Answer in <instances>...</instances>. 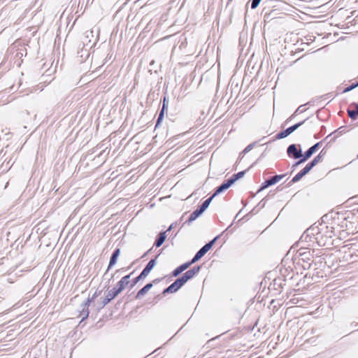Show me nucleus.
<instances>
[{"mask_svg": "<svg viewBox=\"0 0 358 358\" xmlns=\"http://www.w3.org/2000/svg\"><path fill=\"white\" fill-rule=\"evenodd\" d=\"M168 106H169V99L166 96H164L162 99V106L159 113V115H158V117H157V119L156 121L155 128L158 127L159 126V124H161V122H162L164 117L165 112L166 111V110L168 108Z\"/></svg>", "mask_w": 358, "mask_h": 358, "instance_id": "obj_7", "label": "nucleus"}, {"mask_svg": "<svg viewBox=\"0 0 358 358\" xmlns=\"http://www.w3.org/2000/svg\"><path fill=\"white\" fill-rule=\"evenodd\" d=\"M326 155V152L322 150L320 154L316 156L310 163L307 164L309 168L311 169L313 166L317 164L319 162H321L323 160L324 155Z\"/></svg>", "mask_w": 358, "mask_h": 358, "instance_id": "obj_13", "label": "nucleus"}, {"mask_svg": "<svg viewBox=\"0 0 358 358\" xmlns=\"http://www.w3.org/2000/svg\"><path fill=\"white\" fill-rule=\"evenodd\" d=\"M322 145V142H318L315 144L313 146L310 147L305 153L302 155L301 150H298L295 145L292 144V156L295 159L301 158L296 164H298L304 162L308 159H309L313 153H315Z\"/></svg>", "mask_w": 358, "mask_h": 358, "instance_id": "obj_2", "label": "nucleus"}, {"mask_svg": "<svg viewBox=\"0 0 358 358\" xmlns=\"http://www.w3.org/2000/svg\"><path fill=\"white\" fill-rule=\"evenodd\" d=\"M271 275H272V273L271 272H268L266 273L265 278H264V282L265 284H267V280H270L271 278Z\"/></svg>", "mask_w": 358, "mask_h": 358, "instance_id": "obj_31", "label": "nucleus"}, {"mask_svg": "<svg viewBox=\"0 0 358 358\" xmlns=\"http://www.w3.org/2000/svg\"><path fill=\"white\" fill-rule=\"evenodd\" d=\"M311 169L306 164V166L298 173L294 178H292V182L299 181L303 176L308 173Z\"/></svg>", "mask_w": 358, "mask_h": 358, "instance_id": "obj_17", "label": "nucleus"}, {"mask_svg": "<svg viewBox=\"0 0 358 358\" xmlns=\"http://www.w3.org/2000/svg\"><path fill=\"white\" fill-rule=\"evenodd\" d=\"M36 358V357H35Z\"/></svg>", "mask_w": 358, "mask_h": 358, "instance_id": "obj_44", "label": "nucleus"}, {"mask_svg": "<svg viewBox=\"0 0 358 358\" xmlns=\"http://www.w3.org/2000/svg\"><path fill=\"white\" fill-rule=\"evenodd\" d=\"M166 238V231L161 232L157 237L154 245L157 248L160 247L165 241Z\"/></svg>", "mask_w": 358, "mask_h": 358, "instance_id": "obj_16", "label": "nucleus"}, {"mask_svg": "<svg viewBox=\"0 0 358 358\" xmlns=\"http://www.w3.org/2000/svg\"><path fill=\"white\" fill-rule=\"evenodd\" d=\"M215 197H213V195H211L209 198H208L207 199H206L202 203L201 205H200L199 206V208H200V210L202 211V212H204L209 206L210 203H211L212 200L214 199Z\"/></svg>", "mask_w": 358, "mask_h": 358, "instance_id": "obj_20", "label": "nucleus"}, {"mask_svg": "<svg viewBox=\"0 0 358 358\" xmlns=\"http://www.w3.org/2000/svg\"><path fill=\"white\" fill-rule=\"evenodd\" d=\"M285 176H286V174L275 175V176H272V177L269 178L268 179L266 180L264 182H262L261 184L259 189L257 191V193L269 187L271 185L276 184L281 179H282Z\"/></svg>", "mask_w": 358, "mask_h": 358, "instance_id": "obj_5", "label": "nucleus"}, {"mask_svg": "<svg viewBox=\"0 0 358 358\" xmlns=\"http://www.w3.org/2000/svg\"><path fill=\"white\" fill-rule=\"evenodd\" d=\"M176 224H177L176 223H172V224L169 226V227L167 229V230L166 231V233H167L168 231H171V229H173V228Z\"/></svg>", "mask_w": 358, "mask_h": 358, "instance_id": "obj_34", "label": "nucleus"}, {"mask_svg": "<svg viewBox=\"0 0 358 358\" xmlns=\"http://www.w3.org/2000/svg\"><path fill=\"white\" fill-rule=\"evenodd\" d=\"M249 169H246V170H244V171H239L237 173H234L232 175V176L229 178V181L231 182V184L233 185L236 181H237L238 180H239L240 178H243L246 171L248 170Z\"/></svg>", "mask_w": 358, "mask_h": 358, "instance_id": "obj_19", "label": "nucleus"}, {"mask_svg": "<svg viewBox=\"0 0 358 358\" xmlns=\"http://www.w3.org/2000/svg\"><path fill=\"white\" fill-rule=\"evenodd\" d=\"M290 118H291V117L287 118V120H286V122H285V123H287V122H289V120H290Z\"/></svg>", "mask_w": 358, "mask_h": 358, "instance_id": "obj_38", "label": "nucleus"}, {"mask_svg": "<svg viewBox=\"0 0 358 358\" xmlns=\"http://www.w3.org/2000/svg\"><path fill=\"white\" fill-rule=\"evenodd\" d=\"M180 289L187 281L185 277L182 275L174 281Z\"/></svg>", "mask_w": 358, "mask_h": 358, "instance_id": "obj_23", "label": "nucleus"}, {"mask_svg": "<svg viewBox=\"0 0 358 358\" xmlns=\"http://www.w3.org/2000/svg\"><path fill=\"white\" fill-rule=\"evenodd\" d=\"M268 15H269V13H265L264 18H268Z\"/></svg>", "mask_w": 358, "mask_h": 358, "instance_id": "obj_37", "label": "nucleus"}, {"mask_svg": "<svg viewBox=\"0 0 358 358\" xmlns=\"http://www.w3.org/2000/svg\"><path fill=\"white\" fill-rule=\"evenodd\" d=\"M182 275L185 277L187 281L194 278V275L192 273L190 270H188L185 273L182 274Z\"/></svg>", "mask_w": 358, "mask_h": 358, "instance_id": "obj_26", "label": "nucleus"}, {"mask_svg": "<svg viewBox=\"0 0 358 358\" xmlns=\"http://www.w3.org/2000/svg\"><path fill=\"white\" fill-rule=\"evenodd\" d=\"M160 281L159 278L155 279L152 282L147 283L143 288H141L136 294L135 298L141 299L143 296L153 286L154 284H157Z\"/></svg>", "mask_w": 358, "mask_h": 358, "instance_id": "obj_8", "label": "nucleus"}, {"mask_svg": "<svg viewBox=\"0 0 358 358\" xmlns=\"http://www.w3.org/2000/svg\"><path fill=\"white\" fill-rule=\"evenodd\" d=\"M93 301H94V300L92 299V298L89 296V297L85 300V301L83 303H82V305H81V306H82V307H84V308H89V306H90V303H91Z\"/></svg>", "mask_w": 358, "mask_h": 358, "instance_id": "obj_25", "label": "nucleus"}, {"mask_svg": "<svg viewBox=\"0 0 358 358\" xmlns=\"http://www.w3.org/2000/svg\"><path fill=\"white\" fill-rule=\"evenodd\" d=\"M299 125H300V124H294V125H292V132H293L295 129H296L299 127Z\"/></svg>", "mask_w": 358, "mask_h": 358, "instance_id": "obj_35", "label": "nucleus"}, {"mask_svg": "<svg viewBox=\"0 0 358 358\" xmlns=\"http://www.w3.org/2000/svg\"><path fill=\"white\" fill-rule=\"evenodd\" d=\"M119 293L114 289H111L106 292V295L104 298H101V301L98 306V310L102 309L104 308L108 303H110L113 299H114Z\"/></svg>", "mask_w": 358, "mask_h": 358, "instance_id": "obj_6", "label": "nucleus"}, {"mask_svg": "<svg viewBox=\"0 0 358 358\" xmlns=\"http://www.w3.org/2000/svg\"><path fill=\"white\" fill-rule=\"evenodd\" d=\"M289 309V308H287L286 312H285V314H287Z\"/></svg>", "mask_w": 358, "mask_h": 358, "instance_id": "obj_39", "label": "nucleus"}, {"mask_svg": "<svg viewBox=\"0 0 358 358\" xmlns=\"http://www.w3.org/2000/svg\"><path fill=\"white\" fill-rule=\"evenodd\" d=\"M133 274V272L122 277L120 280L117 283V286L113 287L119 294L123 291L127 285L129 283V278Z\"/></svg>", "mask_w": 358, "mask_h": 358, "instance_id": "obj_10", "label": "nucleus"}, {"mask_svg": "<svg viewBox=\"0 0 358 358\" xmlns=\"http://www.w3.org/2000/svg\"><path fill=\"white\" fill-rule=\"evenodd\" d=\"M201 268V266H195L189 270L194 276L200 271Z\"/></svg>", "mask_w": 358, "mask_h": 358, "instance_id": "obj_28", "label": "nucleus"}, {"mask_svg": "<svg viewBox=\"0 0 358 358\" xmlns=\"http://www.w3.org/2000/svg\"><path fill=\"white\" fill-rule=\"evenodd\" d=\"M288 268H284L280 269V275L278 278H275L272 282H269L268 289L275 290L278 292H281L286 285V282L291 280L289 275V271Z\"/></svg>", "mask_w": 358, "mask_h": 358, "instance_id": "obj_1", "label": "nucleus"}, {"mask_svg": "<svg viewBox=\"0 0 358 358\" xmlns=\"http://www.w3.org/2000/svg\"><path fill=\"white\" fill-rule=\"evenodd\" d=\"M264 156V153L261 154V156L260 157H263Z\"/></svg>", "mask_w": 358, "mask_h": 358, "instance_id": "obj_43", "label": "nucleus"}, {"mask_svg": "<svg viewBox=\"0 0 358 358\" xmlns=\"http://www.w3.org/2000/svg\"><path fill=\"white\" fill-rule=\"evenodd\" d=\"M320 237H322V235L321 234H317V239L318 240V243L320 245H321V243H320Z\"/></svg>", "mask_w": 358, "mask_h": 358, "instance_id": "obj_36", "label": "nucleus"}, {"mask_svg": "<svg viewBox=\"0 0 358 358\" xmlns=\"http://www.w3.org/2000/svg\"><path fill=\"white\" fill-rule=\"evenodd\" d=\"M203 213V212H202L198 207L190 214L189 218L186 220L185 224H190L193 221L201 215Z\"/></svg>", "mask_w": 358, "mask_h": 358, "instance_id": "obj_14", "label": "nucleus"}, {"mask_svg": "<svg viewBox=\"0 0 358 358\" xmlns=\"http://www.w3.org/2000/svg\"><path fill=\"white\" fill-rule=\"evenodd\" d=\"M232 225V224L228 227L221 234L217 235L214 238H213L211 241L206 243L201 248H200L196 253L193 257V261L194 262H198L200 259H201L213 246V245L215 243V242L220 238V237L226 231H227L230 227Z\"/></svg>", "mask_w": 358, "mask_h": 358, "instance_id": "obj_3", "label": "nucleus"}, {"mask_svg": "<svg viewBox=\"0 0 358 358\" xmlns=\"http://www.w3.org/2000/svg\"><path fill=\"white\" fill-rule=\"evenodd\" d=\"M261 1L262 0H250V1L251 2V8L255 9L256 8H257Z\"/></svg>", "mask_w": 358, "mask_h": 358, "instance_id": "obj_27", "label": "nucleus"}, {"mask_svg": "<svg viewBox=\"0 0 358 358\" xmlns=\"http://www.w3.org/2000/svg\"><path fill=\"white\" fill-rule=\"evenodd\" d=\"M101 293V290H96L94 294L92 295V298L93 300H94L96 297H98Z\"/></svg>", "mask_w": 358, "mask_h": 358, "instance_id": "obj_32", "label": "nucleus"}, {"mask_svg": "<svg viewBox=\"0 0 358 358\" xmlns=\"http://www.w3.org/2000/svg\"><path fill=\"white\" fill-rule=\"evenodd\" d=\"M287 154L289 157H291V145L287 148Z\"/></svg>", "mask_w": 358, "mask_h": 358, "instance_id": "obj_33", "label": "nucleus"}, {"mask_svg": "<svg viewBox=\"0 0 358 358\" xmlns=\"http://www.w3.org/2000/svg\"><path fill=\"white\" fill-rule=\"evenodd\" d=\"M290 251H291V248H289V250H288L287 255H285V257L282 260L281 264L283 265L284 266H285L287 260H288L287 257H288V255H289Z\"/></svg>", "mask_w": 358, "mask_h": 358, "instance_id": "obj_30", "label": "nucleus"}, {"mask_svg": "<svg viewBox=\"0 0 358 358\" xmlns=\"http://www.w3.org/2000/svg\"><path fill=\"white\" fill-rule=\"evenodd\" d=\"M257 142L255 141L247 145L246 148L240 153L239 157H241L246 153L249 152L257 145Z\"/></svg>", "mask_w": 358, "mask_h": 358, "instance_id": "obj_22", "label": "nucleus"}, {"mask_svg": "<svg viewBox=\"0 0 358 358\" xmlns=\"http://www.w3.org/2000/svg\"><path fill=\"white\" fill-rule=\"evenodd\" d=\"M158 256H156L155 258L151 259L148 263L146 264L145 268L143 269L141 273L136 278H134L131 280V283L130 285L131 288H133L140 280L145 278L148 274L150 273V271L153 269V268L157 264L156 259Z\"/></svg>", "mask_w": 358, "mask_h": 358, "instance_id": "obj_4", "label": "nucleus"}, {"mask_svg": "<svg viewBox=\"0 0 358 358\" xmlns=\"http://www.w3.org/2000/svg\"><path fill=\"white\" fill-rule=\"evenodd\" d=\"M89 56H90V54L87 53V57H88Z\"/></svg>", "mask_w": 358, "mask_h": 358, "instance_id": "obj_42", "label": "nucleus"}, {"mask_svg": "<svg viewBox=\"0 0 358 358\" xmlns=\"http://www.w3.org/2000/svg\"><path fill=\"white\" fill-rule=\"evenodd\" d=\"M196 263V262H194L193 261V258L190 260V261H188L181 265H180L179 266H178L177 268H176L173 271H172V275L173 277H177L179 275H180L184 271H185L186 269H187L192 264Z\"/></svg>", "mask_w": 358, "mask_h": 358, "instance_id": "obj_9", "label": "nucleus"}, {"mask_svg": "<svg viewBox=\"0 0 358 358\" xmlns=\"http://www.w3.org/2000/svg\"><path fill=\"white\" fill-rule=\"evenodd\" d=\"M231 1H232V0H228V1H227V5H229V3Z\"/></svg>", "mask_w": 358, "mask_h": 358, "instance_id": "obj_40", "label": "nucleus"}, {"mask_svg": "<svg viewBox=\"0 0 358 358\" xmlns=\"http://www.w3.org/2000/svg\"><path fill=\"white\" fill-rule=\"evenodd\" d=\"M120 249L118 248H115L110 257V261H109V264H108V266L107 268V271H109L117 263V258L120 256Z\"/></svg>", "mask_w": 358, "mask_h": 358, "instance_id": "obj_12", "label": "nucleus"}, {"mask_svg": "<svg viewBox=\"0 0 358 358\" xmlns=\"http://www.w3.org/2000/svg\"><path fill=\"white\" fill-rule=\"evenodd\" d=\"M90 311L89 308H84V307H82V310L80 313V317H82L81 322L87 319L89 316Z\"/></svg>", "mask_w": 358, "mask_h": 358, "instance_id": "obj_24", "label": "nucleus"}, {"mask_svg": "<svg viewBox=\"0 0 358 358\" xmlns=\"http://www.w3.org/2000/svg\"><path fill=\"white\" fill-rule=\"evenodd\" d=\"M291 134V127H287V129H284L283 131H281L278 133H277L274 137L273 138L272 141H275L276 139H282Z\"/></svg>", "mask_w": 358, "mask_h": 358, "instance_id": "obj_15", "label": "nucleus"}, {"mask_svg": "<svg viewBox=\"0 0 358 358\" xmlns=\"http://www.w3.org/2000/svg\"><path fill=\"white\" fill-rule=\"evenodd\" d=\"M241 212V210L238 211V213L236 215V217L238 215V214H240Z\"/></svg>", "mask_w": 358, "mask_h": 358, "instance_id": "obj_41", "label": "nucleus"}, {"mask_svg": "<svg viewBox=\"0 0 358 358\" xmlns=\"http://www.w3.org/2000/svg\"><path fill=\"white\" fill-rule=\"evenodd\" d=\"M348 113L352 119H356L358 116V105L355 106V109H348Z\"/></svg>", "mask_w": 358, "mask_h": 358, "instance_id": "obj_21", "label": "nucleus"}, {"mask_svg": "<svg viewBox=\"0 0 358 358\" xmlns=\"http://www.w3.org/2000/svg\"><path fill=\"white\" fill-rule=\"evenodd\" d=\"M179 289H180L179 287L177 285V284L175 282H173V283H171L169 286H168L166 288H165L163 290L162 294L166 295V294H169V293H175Z\"/></svg>", "mask_w": 358, "mask_h": 358, "instance_id": "obj_18", "label": "nucleus"}, {"mask_svg": "<svg viewBox=\"0 0 358 358\" xmlns=\"http://www.w3.org/2000/svg\"><path fill=\"white\" fill-rule=\"evenodd\" d=\"M358 86V82L355 84H352L350 86L346 87L344 90H343V92H350L352 90L355 89V87H357Z\"/></svg>", "mask_w": 358, "mask_h": 358, "instance_id": "obj_29", "label": "nucleus"}, {"mask_svg": "<svg viewBox=\"0 0 358 358\" xmlns=\"http://www.w3.org/2000/svg\"><path fill=\"white\" fill-rule=\"evenodd\" d=\"M232 185L231 182L229 181V179L224 180L220 186L217 187L215 189V191L213 192V197H215L218 194L222 193L225 190L228 189Z\"/></svg>", "mask_w": 358, "mask_h": 358, "instance_id": "obj_11", "label": "nucleus"}]
</instances>
